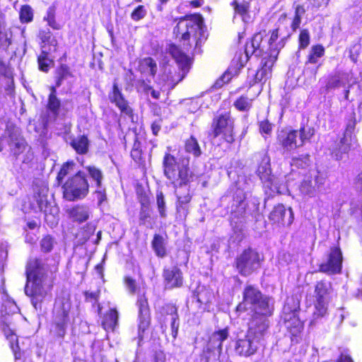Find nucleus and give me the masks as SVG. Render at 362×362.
<instances>
[{
    "instance_id": "a18cd8bd",
    "label": "nucleus",
    "mask_w": 362,
    "mask_h": 362,
    "mask_svg": "<svg viewBox=\"0 0 362 362\" xmlns=\"http://www.w3.org/2000/svg\"><path fill=\"white\" fill-rule=\"evenodd\" d=\"M298 132L300 145L303 146L306 141L310 140L314 135L315 129L310 127H303Z\"/></svg>"
},
{
    "instance_id": "09e8293b",
    "label": "nucleus",
    "mask_w": 362,
    "mask_h": 362,
    "mask_svg": "<svg viewBox=\"0 0 362 362\" xmlns=\"http://www.w3.org/2000/svg\"><path fill=\"white\" fill-rule=\"evenodd\" d=\"M234 105L240 111H248L252 106V100L241 96L235 102Z\"/></svg>"
},
{
    "instance_id": "a211bd4d",
    "label": "nucleus",
    "mask_w": 362,
    "mask_h": 362,
    "mask_svg": "<svg viewBox=\"0 0 362 362\" xmlns=\"http://www.w3.org/2000/svg\"><path fill=\"white\" fill-rule=\"evenodd\" d=\"M325 183L324 175L317 170H312L300 185L299 190L302 194L313 197L322 189Z\"/></svg>"
},
{
    "instance_id": "72a5a7b5",
    "label": "nucleus",
    "mask_w": 362,
    "mask_h": 362,
    "mask_svg": "<svg viewBox=\"0 0 362 362\" xmlns=\"http://www.w3.org/2000/svg\"><path fill=\"white\" fill-rule=\"evenodd\" d=\"M139 70L141 73L154 77L157 72V64L151 57H146L139 62Z\"/></svg>"
},
{
    "instance_id": "4468645a",
    "label": "nucleus",
    "mask_w": 362,
    "mask_h": 362,
    "mask_svg": "<svg viewBox=\"0 0 362 362\" xmlns=\"http://www.w3.org/2000/svg\"><path fill=\"white\" fill-rule=\"evenodd\" d=\"M246 206L245 194L242 190L238 189L233 197L230 214V224L235 232H240L243 230L247 214Z\"/></svg>"
},
{
    "instance_id": "bb28decb",
    "label": "nucleus",
    "mask_w": 362,
    "mask_h": 362,
    "mask_svg": "<svg viewBox=\"0 0 362 362\" xmlns=\"http://www.w3.org/2000/svg\"><path fill=\"white\" fill-rule=\"evenodd\" d=\"M298 132L297 130L281 132L278 139L284 151L290 152L302 146L300 145V141L299 139H298Z\"/></svg>"
},
{
    "instance_id": "7c9ffc66",
    "label": "nucleus",
    "mask_w": 362,
    "mask_h": 362,
    "mask_svg": "<svg viewBox=\"0 0 362 362\" xmlns=\"http://www.w3.org/2000/svg\"><path fill=\"white\" fill-rule=\"evenodd\" d=\"M90 209L86 205H77L70 211L71 218L76 222L83 223L86 221L90 216Z\"/></svg>"
},
{
    "instance_id": "c9c22d12",
    "label": "nucleus",
    "mask_w": 362,
    "mask_h": 362,
    "mask_svg": "<svg viewBox=\"0 0 362 362\" xmlns=\"http://www.w3.org/2000/svg\"><path fill=\"white\" fill-rule=\"evenodd\" d=\"M70 144L78 154H86L88 151V139L84 135L73 139Z\"/></svg>"
},
{
    "instance_id": "412c9836",
    "label": "nucleus",
    "mask_w": 362,
    "mask_h": 362,
    "mask_svg": "<svg viewBox=\"0 0 362 362\" xmlns=\"http://www.w3.org/2000/svg\"><path fill=\"white\" fill-rule=\"evenodd\" d=\"M324 54L325 49L322 45H316L311 47L303 71L305 76H308V77H310L311 79H315L316 74L320 66L319 60Z\"/></svg>"
},
{
    "instance_id": "bf43d9fd",
    "label": "nucleus",
    "mask_w": 362,
    "mask_h": 362,
    "mask_svg": "<svg viewBox=\"0 0 362 362\" xmlns=\"http://www.w3.org/2000/svg\"><path fill=\"white\" fill-rule=\"evenodd\" d=\"M124 283L126 288L130 294H134L138 289L136 281L134 279L130 276H125L124 279Z\"/></svg>"
},
{
    "instance_id": "e2e57ef3",
    "label": "nucleus",
    "mask_w": 362,
    "mask_h": 362,
    "mask_svg": "<svg viewBox=\"0 0 362 362\" xmlns=\"http://www.w3.org/2000/svg\"><path fill=\"white\" fill-rule=\"evenodd\" d=\"M6 339L9 341L10 347L14 354L15 358L18 359L19 358L18 356V352L20 349L19 345H18V336L16 334L11 335V337L6 338Z\"/></svg>"
},
{
    "instance_id": "dca6fc26",
    "label": "nucleus",
    "mask_w": 362,
    "mask_h": 362,
    "mask_svg": "<svg viewBox=\"0 0 362 362\" xmlns=\"http://www.w3.org/2000/svg\"><path fill=\"white\" fill-rule=\"evenodd\" d=\"M229 336L228 329L224 328L214 332L210 337L206 354V362H219L223 348V342Z\"/></svg>"
},
{
    "instance_id": "f704fd0d",
    "label": "nucleus",
    "mask_w": 362,
    "mask_h": 362,
    "mask_svg": "<svg viewBox=\"0 0 362 362\" xmlns=\"http://www.w3.org/2000/svg\"><path fill=\"white\" fill-rule=\"evenodd\" d=\"M175 188V193L177 197L176 202L180 203L181 204L184 205H190L192 195L189 193L188 184L182 186L178 185L177 187Z\"/></svg>"
},
{
    "instance_id": "c85d7f7f",
    "label": "nucleus",
    "mask_w": 362,
    "mask_h": 362,
    "mask_svg": "<svg viewBox=\"0 0 362 362\" xmlns=\"http://www.w3.org/2000/svg\"><path fill=\"white\" fill-rule=\"evenodd\" d=\"M352 141L347 137L343 136L339 141L335 142L329 147V150L333 157L336 160H341L343 155L346 154L351 147Z\"/></svg>"
},
{
    "instance_id": "1a4fd4ad",
    "label": "nucleus",
    "mask_w": 362,
    "mask_h": 362,
    "mask_svg": "<svg viewBox=\"0 0 362 362\" xmlns=\"http://www.w3.org/2000/svg\"><path fill=\"white\" fill-rule=\"evenodd\" d=\"M4 143L8 145L11 153L15 156L23 152L27 146L21 129L12 122L6 124L4 134L0 137V151L4 150Z\"/></svg>"
},
{
    "instance_id": "58836bf2",
    "label": "nucleus",
    "mask_w": 362,
    "mask_h": 362,
    "mask_svg": "<svg viewBox=\"0 0 362 362\" xmlns=\"http://www.w3.org/2000/svg\"><path fill=\"white\" fill-rule=\"evenodd\" d=\"M88 172L90 177L95 182L96 187H100L104 178L103 173L102 170L95 165H88L85 168Z\"/></svg>"
},
{
    "instance_id": "5701e85b",
    "label": "nucleus",
    "mask_w": 362,
    "mask_h": 362,
    "mask_svg": "<svg viewBox=\"0 0 362 362\" xmlns=\"http://www.w3.org/2000/svg\"><path fill=\"white\" fill-rule=\"evenodd\" d=\"M162 276L164 287L167 290L181 288L183 286V274L177 266L165 267L163 269Z\"/></svg>"
},
{
    "instance_id": "49530a36",
    "label": "nucleus",
    "mask_w": 362,
    "mask_h": 362,
    "mask_svg": "<svg viewBox=\"0 0 362 362\" xmlns=\"http://www.w3.org/2000/svg\"><path fill=\"white\" fill-rule=\"evenodd\" d=\"M344 74H341L340 73H337L333 76H331L328 81L327 83L326 87L327 89L336 88L341 86H344Z\"/></svg>"
},
{
    "instance_id": "f8f14e48",
    "label": "nucleus",
    "mask_w": 362,
    "mask_h": 362,
    "mask_svg": "<svg viewBox=\"0 0 362 362\" xmlns=\"http://www.w3.org/2000/svg\"><path fill=\"white\" fill-rule=\"evenodd\" d=\"M299 308V301L293 298H287L283 308L282 318L293 335H297L303 327V322L298 317Z\"/></svg>"
},
{
    "instance_id": "6ab92c4d",
    "label": "nucleus",
    "mask_w": 362,
    "mask_h": 362,
    "mask_svg": "<svg viewBox=\"0 0 362 362\" xmlns=\"http://www.w3.org/2000/svg\"><path fill=\"white\" fill-rule=\"evenodd\" d=\"M277 58L276 49L269 55L264 57L261 60V68L257 71H251L247 77V83L250 86H254L262 80H267L270 77L272 68Z\"/></svg>"
},
{
    "instance_id": "473e14b6",
    "label": "nucleus",
    "mask_w": 362,
    "mask_h": 362,
    "mask_svg": "<svg viewBox=\"0 0 362 362\" xmlns=\"http://www.w3.org/2000/svg\"><path fill=\"white\" fill-rule=\"evenodd\" d=\"M73 77L69 67L66 64H61L55 71L56 88L60 87L65 81Z\"/></svg>"
},
{
    "instance_id": "37998d69",
    "label": "nucleus",
    "mask_w": 362,
    "mask_h": 362,
    "mask_svg": "<svg viewBox=\"0 0 362 362\" xmlns=\"http://www.w3.org/2000/svg\"><path fill=\"white\" fill-rule=\"evenodd\" d=\"M109 98L110 101L114 103L117 107L127 103L116 83L113 84L112 92L110 94Z\"/></svg>"
},
{
    "instance_id": "c03bdc74",
    "label": "nucleus",
    "mask_w": 362,
    "mask_h": 362,
    "mask_svg": "<svg viewBox=\"0 0 362 362\" xmlns=\"http://www.w3.org/2000/svg\"><path fill=\"white\" fill-rule=\"evenodd\" d=\"M57 242L55 239L50 235L44 236L40 242V249L43 252H49L56 245Z\"/></svg>"
},
{
    "instance_id": "ea45409f",
    "label": "nucleus",
    "mask_w": 362,
    "mask_h": 362,
    "mask_svg": "<svg viewBox=\"0 0 362 362\" xmlns=\"http://www.w3.org/2000/svg\"><path fill=\"white\" fill-rule=\"evenodd\" d=\"M152 247L158 257H164L166 255L164 238L160 235L156 234L154 235Z\"/></svg>"
},
{
    "instance_id": "a878e982",
    "label": "nucleus",
    "mask_w": 362,
    "mask_h": 362,
    "mask_svg": "<svg viewBox=\"0 0 362 362\" xmlns=\"http://www.w3.org/2000/svg\"><path fill=\"white\" fill-rule=\"evenodd\" d=\"M47 108L51 112L53 113V115L57 116L59 115L60 108L66 112L73 109V104L71 100H69L61 103V101L57 97L56 87L52 86L50 88Z\"/></svg>"
},
{
    "instance_id": "4be33fe9",
    "label": "nucleus",
    "mask_w": 362,
    "mask_h": 362,
    "mask_svg": "<svg viewBox=\"0 0 362 362\" xmlns=\"http://www.w3.org/2000/svg\"><path fill=\"white\" fill-rule=\"evenodd\" d=\"M342 264V254L338 247H332L326 260L320 264V272L328 274H334L341 272Z\"/></svg>"
},
{
    "instance_id": "4c0bfd02",
    "label": "nucleus",
    "mask_w": 362,
    "mask_h": 362,
    "mask_svg": "<svg viewBox=\"0 0 362 362\" xmlns=\"http://www.w3.org/2000/svg\"><path fill=\"white\" fill-rule=\"evenodd\" d=\"M185 149L187 153L192 154L194 158L199 157L202 153L198 141L193 136L186 140Z\"/></svg>"
},
{
    "instance_id": "9d476101",
    "label": "nucleus",
    "mask_w": 362,
    "mask_h": 362,
    "mask_svg": "<svg viewBox=\"0 0 362 362\" xmlns=\"http://www.w3.org/2000/svg\"><path fill=\"white\" fill-rule=\"evenodd\" d=\"M234 120L228 113L221 114L213 119L209 136L211 140L222 135L223 139L228 144L235 141L234 138Z\"/></svg>"
},
{
    "instance_id": "2eb2a0df",
    "label": "nucleus",
    "mask_w": 362,
    "mask_h": 362,
    "mask_svg": "<svg viewBox=\"0 0 362 362\" xmlns=\"http://www.w3.org/2000/svg\"><path fill=\"white\" fill-rule=\"evenodd\" d=\"M48 189L46 186H42L37 192L35 193V199L40 211L45 214V220L50 227L58 223L59 209L57 206L52 205L47 200Z\"/></svg>"
},
{
    "instance_id": "c756f323",
    "label": "nucleus",
    "mask_w": 362,
    "mask_h": 362,
    "mask_svg": "<svg viewBox=\"0 0 362 362\" xmlns=\"http://www.w3.org/2000/svg\"><path fill=\"white\" fill-rule=\"evenodd\" d=\"M53 52L51 47L46 49V46H42L41 54L37 57L38 68L41 71L48 72L51 65L54 64L53 59L49 57V54Z\"/></svg>"
},
{
    "instance_id": "338daca9",
    "label": "nucleus",
    "mask_w": 362,
    "mask_h": 362,
    "mask_svg": "<svg viewBox=\"0 0 362 362\" xmlns=\"http://www.w3.org/2000/svg\"><path fill=\"white\" fill-rule=\"evenodd\" d=\"M361 46L360 45L356 44L353 45L349 50V57L351 60L356 63L358 60V56L359 54Z\"/></svg>"
},
{
    "instance_id": "2f4dec72",
    "label": "nucleus",
    "mask_w": 362,
    "mask_h": 362,
    "mask_svg": "<svg viewBox=\"0 0 362 362\" xmlns=\"http://www.w3.org/2000/svg\"><path fill=\"white\" fill-rule=\"evenodd\" d=\"M118 313L115 309H110L105 315L102 322L103 327L107 332H114L118 325Z\"/></svg>"
},
{
    "instance_id": "6e6552de",
    "label": "nucleus",
    "mask_w": 362,
    "mask_h": 362,
    "mask_svg": "<svg viewBox=\"0 0 362 362\" xmlns=\"http://www.w3.org/2000/svg\"><path fill=\"white\" fill-rule=\"evenodd\" d=\"M262 261L263 257L256 250L249 247L237 256L234 267L242 276L247 277L259 270Z\"/></svg>"
},
{
    "instance_id": "b1692460",
    "label": "nucleus",
    "mask_w": 362,
    "mask_h": 362,
    "mask_svg": "<svg viewBox=\"0 0 362 362\" xmlns=\"http://www.w3.org/2000/svg\"><path fill=\"white\" fill-rule=\"evenodd\" d=\"M136 305L139 308L138 338L139 341L144 339V333L150 325L151 317L147 299L144 296H139Z\"/></svg>"
},
{
    "instance_id": "4d7b16f0",
    "label": "nucleus",
    "mask_w": 362,
    "mask_h": 362,
    "mask_svg": "<svg viewBox=\"0 0 362 362\" xmlns=\"http://www.w3.org/2000/svg\"><path fill=\"white\" fill-rule=\"evenodd\" d=\"M299 49L306 48L310 44V33L306 29L302 30L300 33L299 37Z\"/></svg>"
},
{
    "instance_id": "a19ab883",
    "label": "nucleus",
    "mask_w": 362,
    "mask_h": 362,
    "mask_svg": "<svg viewBox=\"0 0 362 362\" xmlns=\"http://www.w3.org/2000/svg\"><path fill=\"white\" fill-rule=\"evenodd\" d=\"M231 5L233 6L235 14L240 16L244 22H247L250 20L249 6L247 4H239L237 1H233Z\"/></svg>"
},
{
    "instance_id": "20e7f679",
    "label": "nucleus",
    "mask_w": 362,
    "mask_h": 362,
    "mask_svg": "<svg viewBox=\"0 0 362 362\" xmlns=\"http://www.w3.org/2000/svg\"><path fill=\"white\" fill-rule=\"evenodd\" d=\"M247 332L243 337H238L235 345V351L240 356L248 357L254 355L269 327L247 323Z\"/></svg>"
},
{
    "instance_id": "6e6d98bb",
    "label": "nucleus",
    "mask_w": 362,
    "mask_h": 362,
    "mask_svg": "<svg viewBox=\"0 0 362 362\" xmlns=\"http://www.w3.org/2000/svg\"><path fill=\"white\" fill-rule=\"evenodd\" d=\"M151 218V210L148 205L144 204H141V210L139 212V221L141 224L146 225L150 222Z\"/></svg>"
},
{
    "instance_id": "ddd939ff",
    "label": "nucleus",
    "mask_w": 362,
    "mask_h": 362,
    "mask_svg": "<svg viewBox=\"0 0 362 362\" xmlns=\"http://www.w3.org/2000/svg\"><path fill=\"white\" fill-rule=\"evenodd\" d=\"M332 291V284L329 281H317L315 286V311L314 319L325 317L327 313V306Z\"/></svg>"
},
{
    "instance_id": "aec40b11",
    "label": "nucleus",
    "mask_w": 362,
    "mask_h": 362,
    "mask_svg": "<svg viewBox=\"0 0 362 362\" xmlns=\"http://www.w3.org/2000/svg\"><path fill=\"white\" fill-rule=\"evenodd\" d=\"M170 53L181 67L183 72L182 76H180V74H178L175 76H173L172 80L168 81V85L171 89H173L175 88L176 84L181 81L185 77L186 71H187L189 69L190 58L184 52H182L180 48L175 45L170 46Z\"/></svg>"
},
{
    "instance_id": "8fccbe9b",
    "label": "nucleus",
    "mask_w": 362,
    "mask_h": 362,
    "mask_svg": "<svg viewBox=\"0 0 362 362\" xmlns=\"http://www.w3.org/2000/svg\"><path fill=\"white\" fill-rule=\"evenodd\" d=\"M177 314V308L173 303H167L161 308V315L164 317V321H168L169 317Z\"/></svg>"
},
{
    "instance_id": "9b49d317",
    "label": "nucleus",
    "mask_w": 362,
    "mask_h": 362,
    "mask_svg": "<svg viewBox=\"0 0 362 362\" xmlns=\"http://www.w3.org/2000/svg\"><path fill=\"white\" fill-rule=\"evenodd\" d=\"M63 187L64 196L69 201L85 197L89 188L85 173L78 172L65 182Z\"/></svg>"
},
{
    "instance_id": "69168bd1",
    "label": "nucleus",
    "mask_w": 362,
    "mask_h": 362,
    "mask_svg": "<svg viewBox=\"0 0 362 362\" xmlns=\"http://www.w3.org/2000/svg\"><path fill=\"white\" fill-rule=\"evenodd\" d=\"M189 206L190 205H184L176 202V211L178 216L180 218H185L189 214Z\"/></svg>"
},
{
    "instance_id": "680f3d73",
    "label": "nucleus",
    "mask_w": 362,
    "mask_h": 362,
    "mask_svg": "<svg viewBox=\"0 0 362 362\" xmlns=\"http://www.w3.org/2000/svg\"><path fill=\"white\" fill-rule=\"evenodd\" d=\"M277 39H278V30H274L272 31L271 36L268 41L269 47H268L267 50L269 51V55L274 51V49H276L277 54H279V49L277 47V45H276V41Z\"/></svg>"
},
{
    "instance_id": "7ed1b4c3",
    "label": "nucleus",
    "mask_w": 362,
    "mask_h": 362,
    "mask_svg": "<svg viewBox=\"0 0 362 362\" xmlns=\"http://www.w3.org/2000/svg\"><path fill=\"white\" fill-rule=\"evenodd\" d=\"M260 163L257 170V175L262 180L267 197L264 198V205L271 197L276 194H283L286 190L283 177H276L272 174L270 158L266 153H259L256 155Z\"/></svg>"
},
{
    "instance_id": "79ce46f5",
    "label": "nucleus",
    "mask_w": 362,
    "mask_h": 362,
    "mask_svg": "<svg viewBox=\"0 0 362 362\" xmlns=\"http://www.w3.org/2000/svg\"><path fill=\"white\" fill-rule=\"evenodd\" d=\"M39 37L41 39L42 42L45 44L44 46H45L47 44L49 45V47H51L52 49H53V52H56L57 42V40H55L52 37L49 28L41 30L39 33Z\"/></svg>"
},
{
    "instance_id": "cd10ccee",
    "label": "nucleus",
    "mask_w": 362,
    "mask_h": 362,
    "mask_svg": "<svg viewBox=\"0 0 362 362\" xmlns=\"http://www.w3.org/2000/svg\"><path fill=\"white\" fill-rule=\"evenodd\" d=\"M0 81L4 84L6 94L11 97L13 96L15 87L13 74L1 60H0Z\"/></svg>"
},
{
    "instance_id": "de8ad7c7",
    "label": "nucleus",
    "mask_w": 362,
    "mask_h": 362,
    "mask_svg": "<svg viewBox=\"0 0 362 362\" xmlns=\"http://www.w3.org/2000/svg\"><path fill=\"white\" fill-rule=\"evenodd\" d=\"M310 163V156L308 154H303L298 157H293L291 161V165L300 168H305Z\"/></svg>"
},
{
    "instance_id": "f3484780",
    "label": "nucleus",
    "mask_w": 362,
    "mask_h": 362,
    "mask_svg": "<svg viewBox=\"0 0 362 362\" xmlns=\"http://www.w3.org/2000/svg\"><path fill=\"white\" fill-rule=\"evenodd\" d=\"M71 305L69 301L57 303L54 308L53 324L54 332L59 337H64L70 322Z\"/></svg>"
},
{
    "instance_id": "e433bc0d",
    "label": "nucleus",
    "mask_w": 362,
    "mask_h": 362,
    "mask_svg": "<svg viewBox=\"0 0 362 362\" xmlns=\"http://www.w3.org/2000/svg\"><path fill=\"white\" fill-rule=\"evenodd\" d=\"M356 124V113L354 110H351L347 115L346 129L344 134V136L349 138L350 139V141H353L354 140V136H353V134L355 129Z\"/></svg>"
},
{
    "instance_id": "f03ea898",
    "label": "nucleus",
    "mask_w": 362,
    "mask_h": 362,
    "mask_svg": "<svg viewBox=\"0 0 362 362\" xmlns=\"http://www.w3.org/2000/svg\"><path fill=\"white\" fill-rule=\"evenodd\" d=\"M250 310L252 314L248 323L269 327L271 317L274 310V300L263 294L258 287L247 284L243 291V301L236 308V312Z\"/></svg>"
},
{
    "instance_id": "603ef678",
    "label": "nucleus",
    "mask_w": 362,
    "mask_h": 362,
    "mask_svg": "<svg viewBox=\"0 0 362 362\" xmlns=\"http://www.w3.org/2000/svg\"><path fill=\"white\" fill-rule=\"evenodd\" d=\"M168 320H170V325L171 329V334L173 339H175L179 330L180 327V317L179 315H174L171 317H168Z\"/></svg>"
},
{
    "instance_id": "0eeeda50",
    "label": "nucleus",
    "mask_w": 362,
    "mask_h": 362,
    "mask_svg": "<svg viewBox=\"0 0 362 362\" xmlns=\"http://www.w3.org/2000/svg\"><path fill=\"white\" fill-rule=\"evenodd\" d=\"M264 33H257L255 34L249 42H247L245 46L244 52L237 53L233 59V63L239 66V69L243 68L248 59L254 57L258 58L265 56H269L267 53L268 50H265V46L262 45L264 40Z\"/></svg>"
},
{
    "instance_id": "864d4df0",
    "label": "nucleus",
    "mask_w": 362,
    "mask_h": 362,
    "mask_svg": "<svg viewBox=\"0 0 362 362\" xmlns=\"http://www.w3.org/2000/svg\"><path fill=\"white\" fill-rule=\"evenodd\" d=\"M33 13L30 6H23L20 11V19L23 23H28L33 20Z\"/></svg>"
},
{
    "instance_id": "f257e3e1",
    "label": "nucleus",
    "mask_w": 362,
    "mask_h": 362,
    "mask_svg": "<svg viewBox=\"0 0 362 362\" xmlns=\"http://www.w3.org/2000/svg\"><path fill=\"white\" fill-rule=\"evenodd\" d=\"M49 259L31 257L26 264L27 281L25 293L30 298L34 308L42 309V303L52 288V274L57 271V265L48 263Z\"/></svg>"
},
{
    "instance_id": "393cba45",
    "label": "nucleus",
    "mask_w": 362,
    "mask_h": 362,
    "mask_svg": "<svg viewBox=\"0 0 362 362\" xmlns=\"http://www.w3.org/2000/svg\"><path fill=\"white\" fill-rule=\"evenodd\" d=\"M269 218L274 223L289 226L293 221V212L291 208H288L287 211L284 205L279 204L274 207L269 214Z\"/></svg>"
},
{
    "instance_id": "5fc2aeb1",
    "label": "nucleus",
    "mask_w": 362,
    "mask_h": 362,
    "mask_svg": "<svg viewBox=\"0 0 362 362\" xmlns=\"http://www.w3.org/2000/svg\"><path fill=\"white\" fill-rule=\"evenodd\" d=\"M147 15V10L143 5H139L131 13V18L134 21L143 19Z\"/></svg>"
},
{
    "instance_id": "423d86ee",
    "label": "nucleus",
    "mask_w": 362,
    "mask_h": 362,
    "mask_svg": "<svg viewBox=\"0 0 362 362\" xmlns=\"http://www.w3.org/2000/svg\"><path fill=\"white\" fill-rule=\"evenodd\" d=\"M163 168L165 176L173 182L174 187L189 183L191 175L188 163L180 165L173 155L166 153L163 160Z\"/></svg>"
},
{
    "instance_id": "39448f33",
    "label": "nucleus",
    "mask_w": 362,
    "mask_h": 362,
    "mask_svg": "<svg viewBox=\"0 0 362 362\" xmlns=\"http://www.w3.org/2000/svg\"><path fill=\"white\" fill-rule=\"evenodd\" d=\"M202 21L196 16H187L180 18L174 28L173 33L177 37H180L184 42L183 45H191L190 40L195 43V47L201 45L202 33Z\"/></svg>"
},
{
    "instance_id": "3c124183",
    "label": "nucleus",
    "mask_w": 362,
    "mask_h": 362,
    "mask_svg": "<svg viewBox=\"0 0 362 362\" xmlns=\"http://www.w3.org/2000/svg\"><path fill=\"white\" fill-rule=\"evenodd\" d=\"M156 204H157V207H158V210L160 216L161 218H165L167 216L166 206H165L164 195L162 192H157Z\"/></svg>"
},
{
    "instance_id": "0e129e2a",
    "label": "nucleus",
    "mask_w": 362,
    "mask_h": 362,
    "mask_svg": "<svg viewBox=\"0 0 362 362\" xmlns=\"http://www.w3.org/2000/svg\"><path fill=\"white\" fill-rule=\"evenodd\" d=\"M131 156L136 161L139 160L141 158V144L136 139L134 141L133 148L131 151Z\"/></svg>"
},
{
    "instance_id": "13d9d810",
    "label": "nucleus",
    "mask_w": 362,
    "mask_h": 362,
    "mask_svg": "<svg viewBox=\"0 0 362 362\" xmlns=\"http://www.w3.org/2000/svg\"><path fill=\"white\" fill-rule=\"evenodd\" d=\"M94 194L95 196V199L97 200V204L98 206H101L104 202H107V194L105 188L101 186L100 187H97V189L95 191Z\"/></svg>"
},
{
    "instance_id": "052dcab7",
    "label": "nucleus",
    "mask_w": 362,
    "mask_h": 362,
    "mask_svg": "<svg viewBox=\"0 0 362 362\" xmlns=\"http://www.w3.org/2000/svg\"><path fill=\"white\" fill-rule=\"evenodd\" d=\"M0 326L1 327L2 332L5 335L6 338L11 337V335H16V333L9 326V322L7 317H2L0 320Z\"/></svg>"
},
{
    "instance_id": "774afa93",
    "label": "nucleus",
    "mask_w": 362,
    "mask_h": 362,
    "mask_svg": "<svg viewBox=\"0 0 362 362\" xmlns=\"http://www.w3.org/2000/svg\"><path fill=\"white\" fill-rule=\"evenodd\" d=\"M272 124L268 120L262 121L259 123V131L261 133L269 134L272 132Z\"/></svg>"
}]
</instances>
